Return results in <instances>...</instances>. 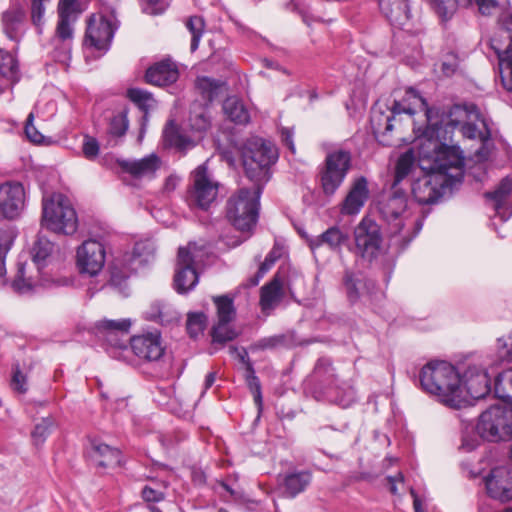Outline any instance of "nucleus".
<instances>
[{"label": "nucleus", "instance_id": "c03bdc74", "mask_svg": "<svg viewBox=\"0 0 512 512\" xmlns=\"http://www.w3.org/2000/svg\"><path fill=\"white\" fill-rule=\"evenodd\" d=\"M414 162L415 156L412 150H408L400 155L396 163L393 188H395L398 183H400L410 173L414 166Z\"/></svg>", "mask_w": 512, "mask_h": 512}, {"label": "nucleus", "instance_id": "a19ab883", "mask_svg": "<svg viewBox=\"0 0 512 512\" xmlns=\"http://www.w3.org/2000/svg\"><path fill=\"white\" fill-rule=\"evenodd\" d=\"M0 74L12 83L19 80L18 62L12 54L5 51L0 53Z\"/></svg>", "mask_w": 512, "mask_h": 512}, {"label": "nucleus", "instance_id": "9d476101", "mask_svg": "<svg viewBox=\"0 0 512 512\" xmlns=\"http://www.w3.org/2000/svg\"><path fill=\"white\" fill-rule=\"evenodd\" d=\"M483 440L506 441L512 438V406H491L480 416L475 427Z\"/></svg>", "mask_w": 512, "mask_h": 512}, {"label": "nucleus", "instance_id": "dca6fc26", "mask_svg": "<svg viewBox=\"0 0 512 512\" xmlns=\"http://www.w3.org/2000/svg\"><path fill=\"white\" fill-rule=\"evenodd\" d=\"M26 206V191L18 181L0 184V220L14 221L21 217Z\"/></svg>", "mask_w": 512, "mask_h": 512}, {"label": "nucleus", "instance_id": "a211bd4d", "mask_svg": "<svg viewBox=\"0 0 512 512\" xmlns=\"http://www.w3.org/2000/svg\"><path fill=\"white\" fill-rule=\"evenodd\" d=\"M486 492L494 500L506 503L512 501V467H493L484 477Z\"/></svg>", "mask_w": 512, "mask_h": 512}, {"label": "nucleus", "instance_id": "9b49d317", "mask_svg": "<svg viewBox=\"0 0 512 512\" xmlns=\"http://www.w3.org/2000/svg\"><path fill=\"white\" fill-rule=\"evenodd\" d=\"M53 243L44 236H39L33 247V263L36 265L39 279L27 275L26 265L18 264L17 276L12 283L13 289L19 294H28L37 286H48V279L42 275V269L46 266L48 258L53 252Z\"/></svg>", "mask_w": 512, "mask_h": 512}, {"label": "nucleus", "instance_id": "cd10ccee", "mask_svg": "<svg viewBox=\"0 0 512 512\" xmlns=\"http://www.w3.org/2000/svg\"><path fill=\"white\" fill-rule=\"evenodd\" d=\"M200 137V135L197 138L189 136L186 132L180 130L173 121H169L163 131L165 143L182 153L193 148Z\"/></svg>", "mask_w": 512, "mask_h": 512}, {"label": "nucleus", "instance_id": "5fc2aeb1", "mask_svg": "<svg viewBox=\"0 0 512 512\" xmlns=\"http://www.w3.org/2000/svg\"><path fill=\"white\" fill-rule=\"evenodd\" d=\"M189 122L191 129L197 133L205 132L211 124L210 117L206 114L205 110L192 112Z\"/></svg>", "mask_w": 512, "mask_h": 512}, {"label": "nucleus", "instance_id": "b1692460", "mask_svg": "<svg viewBox=\"0 0 512 512\" xmlns=\"http://www.w3.org/2000/svg\"><path fill=\"white\" fill-rule=\"evenodd\" d=\"M512 178H503L496 189L485 193L487 202L492 206L496 215L505 222L512 216Z\"/></svg>", "mask_w": 512, "mask_h": 512}, {"label": "nucleus", "instance_id": "e2e57ef3", "mask_svg": "<svg viewBox=\"0 0 512 512\" xmlns=\"http://www.w3.org/2000/svg\"><path fill=\"white\" fill-rule=\"evenodd\" d=\"M99 143L98 141L90 136H85L83 145H82V151L88 160H94L98 154H99Z\"/></svg>", "mask_w": 512, "mask_h": 512}, {"label": "nucleus", "instance_id": "c85d7f7f", "mask_svg": "<svg viewBox=\"0 0 512 512\" xmlns=\"http://www.w3.org/2000/svg\"><path fill=\"white\" fill-rule=\"evenodd\" d=\"M379 7L391 24L403 26L410 19L408 0H379Z\"/></svg>", "mask_w": 512, "mask_h": 512}, {"label": "nucleus", "instance_id": "49530a36", "mask_svg": "<svg viewBox=\"0 0 512 512\" xmlns=\"http://www.w3.org/2000/svg\"><path fill=\"white\" fill-rule=\"evenodd\" d=\"M207 326V316L203 312H192L187 315L186 328L191 338L202 335Z\"/></svg>", "mask_w": 512, "mask_h": 512}, {"label": "nucleus", "instance_id": "09e8293b", "mask_svg": "<svg viewBox=\"0 0 512 512\" xmlns=\"http://www.w3.org/2000/svg\"><path fill=\"white\" fill-rule=\"evenodd\" d=\"M246 383L253 394L254 401L257 404L259 410L262 407V393H261V384L259 378L255 375V371L251 363H247L246 369Z\"/></svg>", "mask_w": 512, "mask_h": 512}, {"label": "nucleus", "instance_id": "0e129e2a", "mask_svg": "<svg viewBox=\"0 0 512 512\" xmlns=\"http://www.w3.org/2000/svg\"><path fill=\"white\" fill-rule=\"evenodd\" d=\"M34 115L30 113L26 119L25 134L27 138L34 143H40L43 140V135L37 131L33 124Z\"/></svg>", "mask_w": 512, "mask_h": 512}, {"label": "nucleus", "instance_id": "2eb2a0df", "mask_svg": "<svg viewBox=\"0 0 512 512\" xmlns=\"http://www.w3.org/2000/svg\"><path fill=\"white\" fill-rule=\"evenodd\" d=\"M197 257L196 243H189L186 247L178 249L174 276V286L178 293H187L197 285L199 277L194 266Z\"/></svg>", "mask_w": 512, "mask_h": 512}, {"label": "nucleus", "instance_id": "7ed1b4c3", "mask_svg": "<svg viewBox=\"0 0 512 512\" xmlns=\"http://www.w3.org/2000/svg\"><path fill=\"white\" fill-rule=\"evenodd\" d=\"M419 379L421 388L438 397L445 406L460 409L467 404L460 385V374L452 364L430 361L422 367Z\"/></svg>", "mask_w": 512, "mask_h": 512}, {"label": "nucleus", "instance_id": "69168bd1", "mask_svg": "<svg viewBox=\"0 0 512 512\" xmlns=\"http://www.w3.org/2000/svg\"><path fill=\"white\" fill-rule=\"evenodd\" d=\"M280 256L281 251L277 248H273L266 256L264 262L261 263L259 267V276L264 277Z\"/></svg>", "mask_w": 512, "mask_h": 512}, {"label": "nucleus", "instance_id": "8fccbe9b", "mask_svg": "<svg viewBox=\"0 0 512 512\" xmlns=\"http://www.w3.org/2000/svg\"><path fill=\"white\" fill-rule=\"evenodd\" d=\"M432 8L443 20L451 18L460 5L459 0H429Z\"/></svg>", "mask_w": 512, "mask_h": 512}, {"label": "nucleus", "instance_id": "13d9d810", "mask_svg": "<svg viewBox=\"0 0 512 512\" xmlns=\"http://www.w3.org/2000/svg\"><path fill=\"white\" fill-rule=\"evenodd\" d=\"M141 2L142 11L149 15L162 14L168 7L167 0H139Z\"/></svg>", "mask_w": 512, "mask_h": 512}, {"label": "nucleus", "instance_id": "79ce46f5", "mask_svg": "<svg viewBox=\"0 0 512 512\" xmlns=\"http://www.w3.org/2000/svg\"><path fill=\"white\" fill-rule=\"evenodd\" d=\"M217 309L218 322L230 323L236 314L233 299L227 295L213 297Z\"/></svg>", "mask_w": 512, "mask_h": 512}, {"label": "nucleus", "instance_id": "393cba45", "mask_svg": "<svg viewBox=\"0 0 512 512\" xmlns=\"http://www.w3.org/2000/svg\"><path fill=\"white\" fill-rule=\"evenodd\" d=\"M82 8L78 0H60L58 3L59 21L56 32L63 38H73L72 25L76 22Z\"/></svg>", "mask_w": 512, "mask_h": 512}, {"label": "nucleus", "instance_id": "f3484780", "mask_svg": "<svg viewBox=\"0 0 512 512\" xmlns=\"http://www.w3.org/2000/svg\"><path fill=\"white\" fill-rule=\"evenodd\" d=\"M113 17H105L101 14L92 15L87 24L84 44L86 47L95 48L106 52L111 44L116 27Z\"/></svg>", "mask_w": 512, "mask_h": 512}, {"label": "nucleus", "instance_id": "4468645a", "mask_svg": "<svg viewBox=\"0 0 512 512\" xmlns=\"http://www.w3.org/2000/svg\"><path fill=\"white\" fill-rule=\"evenodd\" d=\"M355 252L361 258L373 260L381 250L382 233L379 225L369 217H363L354 229Z\"/></svg>", "mask_w": 512, "mask_h": 512}, {"label": "nucleus", "instance_id": "412c9836", "mask_svg": "<svg viewBox=\"0 0 512 512\" xmlns=\"http://www.w3.org/2000/svg\"><path fill=\"white\" fill-rule=\"evenodd\" d=\"M129 348L139 359L148 362L158 361L165 351L159 333L133 336L130 339Z\"/></svg>", "mask_w": 512, "mask_h": 512}, {"label": "nucleus", "instance_id": "3c124183", "mask_svg": "<svg viewBox=\"0 0 512 512\" xmlns=\"http://www.w3.org/2000/svg\"><path fill=\"white\" fill-rule=\"evenodd\" d=\"M127 95L129 99L137 104L143 111H148L153 105L155 100L152 95L139 88H131L128 90Z\"/></svg>", "mask_w": 512, "mask_h": 512}, {"label": "nucleus", "instance_id": "bf43d9fd", "mask_svg": "<svg viewBox=\"0 0 512 512\" xmlns=\"http://www.w3.org/2000/svg\"><path fill=\"white\" fill-rule=\"evenodd\" d=\"M461 6H469L473 2L478 6V9L483 15H491L497 8L498 3L496 0H459Z\"/></svg>", "mask_w": 512, "mask_h": 512}, {"label": "nucleus", "instance_id": "a18cd8bd", "mask_svg": "<svg viewBox=\"0 0 512 512\" xmlns=\"http://www.w3.org/2000/svg\"><path fill=\"white\" fill-rule=\"evenodd\" d=\"M55 421L51 417L42 418L31 432V438L35 446L42 445L55 427Z\"/></svg>", "mask_w": 512, "mask_h": 512}, {"label": "nucleus", "instance_id": "c756f323", "mask_svg": "<svg viewBox=\"0 0 512 512\" xmlns=\"http://www.w3.org/2000/svg\"><path fill=\"white\" fill-rule=\"evenodd\" d=\"M323 394L330 402L343 408L351 406L356 400V391L353 385L345 381L328 387Z\"/></svg>", "mask_w": 512, "mask_h": 512}, {"label": "nucleus", "instance_id": "c9c22d12", "mask_svg": "<svg viewBox=\"0 0 512 512\" xmlns=\"http://www.w3.org/2000/svg\"><path fill=\"white\" fill-rule=\"evenodd\" d=\"M498 60L502 86L505 90L512 92V34L507 48L498 53Z\"/></svg>", "mask_w": 512, "mask_h": 512}, {"label": "nucleus", "instance_id": "423d86ee", "mask_svg": "<svg viewBox=\"0 0 512 512\" xmlns=\"http://www.w3.org/2000/svg\"><path fill=\"white\" fill-rule=\"evenodd\" d=\"M262 190L253 184L252 188H240L228 199L226 216L237 230L250 231L256 225Z\"/></svg>", "mask_w": 512, "mask_h": 512}, {"label": "nucleus", "instance_id": "4be33fe9", "mask_svg": "<svg viewBox=\"0 0 512 512\" xmlns=\"http://www.w3.org/2000/svg\"><path fill=\"white\" fill-rule=\"evenodd\" d=\"M348 241L349 234L338 226H332L318 236L307 238V244L316 259L324 247L332 252L341 253Z\"/></svg>", "mask_w": 512, "mask_h": 512}, {"label": "nucleus", "instance_id": "774afa93", "mask_svg": "<svg viewBox=\"0 0 512 512\" xmlns=\"http://www.w3.org/2000/svg\"><path fill=\"white\" fill-rule=\"evenodd\" d=\"M284 342V337L275 335L271 337L263 338L259 341L258 345L262 349H272Z\"/></svg>", "mask_w": 512, "mask_h": 512}, {"label": "nucleus", "instance_id": "ea45409f", "mask_svg": "<svg viewBox=\"0 0 512 512\" xmlns=\"http://www.w3.org/2000/svg\"><path fill=\"white\" fill-rule=\"evenodd\" d=\"M71 42L72 38L63 39L57 33L53 38V59L63 65L68 66L71 59Z\"/></svg>", "mask_w": 512, "mask_h": 512}, {"label": "nucleus", "instance_id": "e433bc0d", "mask_svg": "<svg viewBox=\"0 0 512 512\" xmlns=\"http://www.w3.org/2000/svg\"><path fill=\"white\" fill-rule=\"evenodd\" d=\"M195 86L202 97L209 102L218 98L225 91L224 82L206 76L198 77Z\"/></svg>", "mask_w": 512, "mask_h": 512}, {"label": "nucleus", "instance_id": "6e6d98bb", "mask_svg": "<svg viewBox=\"0 0 512 512\" xmlns=\"http://www.w3.org/2000/svg\"><path fill=\"white\" fill-rule=\"evenodd\" d=\"M31 1V18L35 26L38 28L44 22V14L46 7L51 3V0H30Z\"/></svg>", "mask_w": 512, "mask_h": 512}, {"label": "nucleus", "instance_id": "f257e3e1", "mask_svg": "<svg viewBox=\"0 0 512 512\" xmlns=\"http://www.w3.org/2000/svg\"><path fill=\"white\" fill-rule=\"evenodd\" d=\"M441 128L432 124L424 130L419 141V165L426 172L412 184V194L420 204L437 202L460 184L464 175V156L457 146L440 145L433 137L440 138Z\"/></svg>", "mask_w": 512, "mask_h": 512}, {"label": "nucleus", "instance_id": "72a5a7b5", "mask_svg": "<svg viewBox=\"0 0 512 512\" xmlns=\"http://www.w3.org/2000/svg\"><path fill=\"white\" fill-rule=\"evenodd\" d=\"M312 480V475L309 471H298L292 472L285 476L283 486L284 493L290 497L294 498L298 494L305 491Z\"/></svg>", "mask_w": 512, "mask_h": 512}, {"label": "nucleus", "instance_id": "0eeeda50", "mask_svg": "<svg viewBox=\"0 0 512 512\" xmlns=\"http://www.w3.org/2000/svg\"><path fill=\"white\" fill-rule=\"evenodd\" d=\"M277 160L275 145L263 139H255L249 143L243 156L245 174L255 185L264 187L271 178V166Z\"/></svg>", "mask_w": 512, "mask_h": 512}, {"label": "nucleus", "instance_id": "4c0bfd02", "mask_svg": "<svg viewBox=\"0 0 512 512\" xmlns=\"http://www.w3.org/2000/svg\"><path fill=\"white\" fill-rule=\"evenodd\" d=\"M223 111L236 124H246L250 119L249 112L243 102L235 97H229L224 101Z\"/></svg>", "mask_w": 512, "mask_h": 512}, {"label": "nucleus", "instance_id": "39448f33", "mask_svg": "<svg viewBox=\"0 0 512 512\" xmlns=\"http://www.w3.org/2000/svg\"><path fill=\"white\" fill-rule=\"evenodd\" d=\"M41 225L58 234L72 235L77 231L78 217L65 195L53 193L43 197Z\"/></svg>", "mask_w": 512, "mask_h": 512}, {"label": "nucleus", "instance_id": "6e6552de", "mask_svg": "<svg viewBox=\"0 0 512 512\" xmlns=\"http://www.w3.org/2000/svg\"><path fill=\"white\" fill-rule=\"evenodd\" d=\"M352 167V155L349 150L336 149L326 154L319 166L318 179L325 196L331 197L344 183Z\"/></svg>", "mask_w": 512, "mask_h": 512}, {"label": "nucleus", "instance_id": "7c9ffc66", "mask_svg": "<svg viewBox=\"0 0 512 512\" xmlns=\"http://www.w3.org/2000/svg\"><path fill=\"white\" fill-rule=\"evenodd\" d=\"M283 298V283L275 275L274 278L261 288L260 305L264 312L274 309Z\"/></svg>", "mask_w": 512, "mask_h": 512}, {"label": "nucleus", "instance_id": "ddd939ff", "mask_svg": "<svg viewBox=\"0 0 512 512\" xmlns=\"http://www.w3.org/2000/svg\"><path fill=\"white\" fill-rule=\"evenodd\" d=\"M156 247L153 241L143 240L136 242L131 253L124 255L122 260L123 268L115 265L111 271V283L120 285L122 280L127 279L132 272L150 263L155 258Z\"/></svg>", "mask_w": 512, "mask_h": 512}, {"label": "nucleus", "instance_id": "1a4fd4ad", "mask_svg": "<svg viewBox=\"0 0 512 512\" xmlns=\"http://www.w3.org/2000/svg\"><path fill=\"white\" fill-rule=\"evenodd\" d=\"M131 325L132 322L129 318L118 320L103 319L95 323L94 332L99 339L107 343L108 353L113 358L128 361Z\"/></svg>", "mask_w": 512, "mask_h": 512}, {"label": "nucleus", "instance_id": "aec40b11", "mask_svg": "<svg viewBox=\"0 0 512 512\" xmlns=\"http://www.w3.org/2000/svg\"><path fill=\"white\" fill-rule=\"evenodd\" d=\"M460 385L466 401L469 395L473 399L484 398L491 391V379L485 367L469 365L460 375Z\"/></svg>", "mask_w": 512, "mask_h": 512}, {"label": "nucleus", "instance_id": "de8ad7c7", "mask_svg": "<svg viewBox=\"0 0 512 512\" xmlns=\"http://www.w3.org/2000/svg\"><path fill=\"white\" fill-rule=\"evenodd\" d=\"M237 335L238 333L228 322H217L211 332L213 342L221 344L232 341Z\"/></svg>", "mask_w": 512, "mask_h": 512}, {"label": "nucleus", "instance_id": "f704fd0d", "mask_svg": "<svg viewBox=\"0 0 512 512\" xmlns=\"http://www.w3.org/2000/svg\"><path fill=\"white\" fill-rule=\"evenodd\" d=\"M314 377L319 381L323 391L328 387H332L338 382L335 368L329 358L321 357L315 364L313 370Z\"/></svg>", "mask_w": 512, "mask_h": 512}, {"label": "nucleus", "instance_id": "052dcab7", "mask_svg": "<svg viewBox=\"0 0 512 512\" xmlns=\"http://www.w3.org/2000/svg\"><path fill=\"white\" fill-rule=\"evenodd\" d=\"M498 355L502 361L512 362V333L505 338H499Z\"/></svg>", "mask_w": 512, "mask_h": 512}, {"label": "nucleus", "instance_id": "5701e85b", "mask_svg": "<svg viewBox=\"0 0 512 512\" xmlns=\"http://www.w3.org/2000/svg\"><path fill=\"white\" fill-rule=\"evenodd\" d=\"M368 181L364 176L355 178L340 205V213L355 216L360 213L369 198Z\"/></svg>", "mask_w": 512, "mask_h": 512}, {"label": "nucleus", "instance_id": "680f3d73", "mask_svg": "<svg viewBox=\"0 0 512 512\" xmlns=\"http://www.w3.org/2000/svg\"><path fill=\"white\" fill-rule=\"evenodd\" d=\"M481 440H483V438L479 436L477 431L469 432L468 430H466L463 433L462 444L460 448L465 452H471L479 446Z\"/></svg>", "mask_w": 512, "mask_h": 512}, {"label": "nucleus", "instance_id": "20e7f679", "mask_svg": "<svg viewBox=\"0 0 512 512\" xmlns=\"http://www.w3.org/2000/svg\"><path fill=\"white\" fill-rule=\"evenodd\" d=\"M387 198L379 203L383 219L388 223L389 233L395 243L407 246L422 229L423 223L419 217L410 216L406 212V194L396 187Z\"/></svg>", "mask_w": 512, "mask_h": 512}, {"label": "nucleus", "instance_id": "f03ea898", "mask_svg": "<svg viewBox=\"0 0 512 512\" xmlns=\"http://www.w3.org/2000/svg\"><path fill=\"white\" fill-rule=\"evenodd\" d=\"M407 97L413 98L425 112L427 119V126L424 130H427L431 124L434 127L440 129V138L433 137V141H437L440 145H447L445 142L448 140L447 134L450 129L461 125V132L464 137L468 139H478L481 142H486L491 138V129L488 125L487 120L480 113L478 107L473 103L468 104H456L453 105L446 116V122L443 120L438 121L434 119V111L427 107V102L422 98L416 90L410 88L407 90Z\"/></svg>", "mask_w": 512, "mask_h": 512}, {"label": "nucleus", "instance_id": "a878e982", "mask_svg": "<svg viewBox=\"0 0 512 512\" xmlns=\"http://www.w3.org/2000/svg\"><path fill=\"white\" fill-rule=\"evenodd\" d=\"M121 169L137 179L153 178L156 171L161 166L160 158L155 154H150L138 160L119 161Z\"/></svg>", "mask_w": 512, "mask_h": 512}, {"label": "nucleus", "instance_id": "603ef678", "mask_svg": "<svg viewBox=\"0 0 512 512\" xmlns=\"http://www.w3.org/2000/svg\"><path fill=\"white\" fill-rule=\"evenodd\" d=\"M392 116L381 111L373 110L371 114V125L375 134L389 132L393 129Z\"/></svg>", "mask_w": 512, "mask_h": 512}, {"label": "nucleus", "instance_id": "338daca9", "mask_svg": "<svg viewBox=\"0 0 512 512\" xmlns=\"http://www.w3.org/2000/svg\"><path fill=\"white\" fill-rule=\"evenodd\" d=\"M142 498L146 502H159L164 499V493L150 486H145L142 489Z\"/></svg>", "mask_w": 512, "mask_h": 512}, {"label": "nucleus", "instance_id": "37998d69", "mask_svg": "<svg viewBox=\"0 0 512 512\" xmlns=\"http://www.w3.org/2000/svg\"><path fill=\"white\" fill-rule=\"evenodd\" d=\"M343 284L346 289L347 296L351 302H355L360 298L364 283L361 277L352 271H345Z\"/></svg>", "mask_w": 512, "mask_h": 512}, {"label": "nucleus", "instance_id": "6ab92c4d", "mask_svg": "<svg viewBox=\"0 0 512 512\" xmlns=\"http://www.w3.org/2000/svg\"><path fill=\"white\" fill-rule=\"evenodd\" d=\"M77 267L82 274L97 275L105 264V249L96 240H87L77 249Z\"/></svg>", "mask_w": 512, "mask_h": 512}, {"label": "nucleus", "instance_id": "58836bf2", "mask_svg": "<svg viewBox=\"0 0 512 512\" xmlns=\"http://www.w3.org/2000/svg\"><path fill=\"white\" fill-rule=\"evenodd\" d=\"M495 396L504 402L512 403V369L500 373L495 380Z\"/></svg>", "mask_w": 512, "mask_h": 512}, {"label": "nucleus", "instance_id": "4d7b16f0", "mask_svg": "<svg viewBox=\"0 0 512 512\" xmlns=\"http://www.w3.org/2000/svg\"><path fill=\"white\" fill-rule=\"evenodd\" d=\"M128 129V120L124 112H121L112 117L109 123V133L111 135L120 137L123 136Z\"/></svg>", "mask_w": 512, "mask_h": 512}, {"label": "nucleus", "instance_id": "473e14b6", "mask_svg": "<svg viewBox=\"0 0 512 512\" xmlns=\"http://www.w3.org/2000/svg\"><path fill=\"white\" fill-rule=\"evenodd\" d=\"M91 457L100 467H116L121 465V451L106 444H93Z\"/></svg>", "mask_w": 512, "mask_h": 512}, {"label": "nucleus", "instance_id": "f8f14e48", "mask_svg": "<svg viewBox=\"0 0 512 512\" xmlns=\"http://www.w3.org/2000/svg\"><path fill=\"white\" fill-rule=\"evenodd\" d=\"M219 182L208 172L205 164L198 166L191 173V186L187 201L191 207L206 210L218 196Z\"/></svg>", "mask_w": 512, "mask_h": 512}, {"label": "nucleus", "instance_id": "bb28decb", "mask_svg": "<svg viewBox=\"0 0 512 512\" xmlns=\"http://www.w3.org/2000/svg\"><path fill=\"white\" fill-rule=\"evenodd\" d=\"M179 71L177 65L170 60L155 63L146 71V81L156 86H167L177 81Z\"/></svg>", "mask_w": 512, "mask_h": 512}, {"label": "nucleus", "instance_id": "864d4df0", "mask_svg": "<svg viewBox=\"0 0 512 512\" xmlns=\"http://www.w3.org/2000/svg\"><path fill=\"white\" fill-rule=\"evenodd\" d=\"M186 26L192 34L190 48L191 51L194 52L199 46V42L204 31V21L201 17L193 16L188 19Z\"/></svg>", "mask_w": 512, "mask_h": 512}, {"label": "nucleus", "instance_id": "2f4dec72", "mask_svg": "<svg viewBox=\"0 0 512 512\" xmlns=\"http://www.w3.org/2000/svg\"><path fill=\"white\" fill-rule=\"evenodd\" d=\"M25 12L19 6L9 7L2 15L3 29L11 40H17L24 25Z\"/></svg>", "mask_w": 512, "mask_h": 512}]
</instances>
